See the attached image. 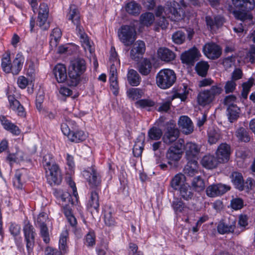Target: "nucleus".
<instances>
[{
	"label": "nucleus",
	"instance_id": "1",
	"mask_svg": "<svg viewBox=\"0 0 255 255\" xmlns=\"http://www.w3.org/2000/svg\"><path fill=\"white\" fill-rule=\"evenodd\" d=\"M42 163L48 183L51 185L60 184L62 181V176L59 166L55 163L53 155L50 153L45 154L43 156Z\"/></svg>",
	"mask_w": 255,
	"mask_h": 255
},
{
	"label": "nucleus",
	"instance_id": "2",
	"mask_svg": "<svg viewBox=\"0 0 255 255\" xmlns=\"http://www.w3.org/2000/svg\"><path fill=\"white\" fill-rule=\"evenodd\" d=\"M86 69V62L83 59L77 58L71 61L68 69V85L72 87L77 86L81 81V75Z\"/></svg>",
	"mask_w": 255,
	"mask_h": 255
},
{
	"label": "nucleus",
	"instance_id": "3",
	"mask_svg": "<svg viewBox=\"0 0 255 255\" xmlns=\"http://www.w3.org/2000/svg\"><path fill=\"white\" fill-rule=\"evenodd\" d=\"M223 91L222 87L220 84L212 85L209 89L202 91L197 97L199 105L203 107L210 105Z\"/></svg>",
	"mask_w": 255,
	"mask_h": 255
},
{
	"label": "nucleus",
	"instance_id": "4",
	"mask_svg": "<svg viewBox=\"0 0 255 255\" xmlns=\"http://www.w3.org/2000/svg\"><path fill=\"white\" fill-rule=\"evenodd\" d=\"M175 72L170 69H164L159 71L156 76V83L161 89L170 88L176 82Z\"/></svg>",
	"mask_w": 255,
	"mask_h": 255
},
{
	"label": "nucleus",
	"instance_id": "5",
	"mask_svg": "<svg viewBox=\"0 0 255 255\" xmlns=\"http://www.w3.org/2000/svg\"><path fill=\"white\" fill-rule=\"evenodd\" d=\"M22 231L28 255H31L33 254L35 239L37 235L35 229L29 221L25 220Z\"/></svg>",
	"mask_w": 255,
	"mask_h": 255
},
{
	"label": "nucleus",
	"instance_id": "6",
	"mask_svg": "<svg viewBox=\"0 0 255 255\" xmlns=\"http://www.w3.org/2000/svg\"><path fill=\"white\" fill-rule=\"evenodd\" d=\"M82 174L91 188L100 189L102 182L101 176L95 166L88 167L83 171Z\"/></svg>",
	"mask_w": 255,
	"mask_h": 255
},
{
	"label": "nucleus",
	"instance_id": "7",
	"mask_svg": "<svg viewBox=\"0 0 255 255\" xmlns=\"http://www.w3.org/2000/svg\"><path fill=\"white\" fill-rule=\"evenodd\" d=\"M118 36L125 46H130L136 39V31L132 26L123 25L119 29Z\"/></svg>",
	"mask_w": 255,
	"mask_h": 255
},
{
	"label": "nucleus",
	"instance_id": "8",
	"mask_svg": "<svg viewBox=\"0 0 255 255\" xmlns=\"http://www.w3.org/2000/svg\"><path fill=\"white\" fill-rule=\"evenodd\" d=\"M203 145L193 142H187L184 145V149L187 160H197L203 153Z\"/></svg>",
	"mask_w": 255,
	"mask_h": 255
},
{
	"label": "nucleus",
	"instance_id": "9",
	"mask_svg": "<svg viewBox=\"0 0 255 255\" xmlns=\"http://www.w3.org/2000/svg\"><path fill=\"white\" fill-rule=\"evenodd\" d=\"M183 142V139H179L174 146H170L167 151L166 156L169 164H171V161H178L181 158Z\"/></svg>",
	"mask_w": 255,
	"mask_h": 255
},
{
	"label": "nucleus",
	"instance_id": "10",
	"mask_svg": "<svg viewBox=\"0 0 255 255\" xmlns=\"http://www.w3.org/2000/svg\"><path fill=\"white\" fill-rule=\"evenodd\" d=\"M179 135V131L176 125L172 123L167 124L162 140L166 144H171L175 141Z\"/></svg>",
	"mask_w": 255,
	"mask_h": 255
},
{
	"label": "nucleus",
	"instance_id": "11",
	"mask_svg": "<svg viewBox=\"0 0 255 255\" xmlns=\"http://www.w3.org/2000/svg\"><path fill=\"white\" fill-rule=\"evenodd\" d=\"M49 14V8L47 4L41 3L37 20V25L42 30H47L49 27V23L47 22Z\"/></svg>",
	"mask_w": 255,
	"mask_h": 255
},
{
	"label": "nucleus",
	"instance_id": "12",
	"mask_svg": "<svg viewBox=\"0 0 255 255\" xmlns=\"http://www.w3.org/2000/svg\"><path fill=\"white\" fill-rule=\"evenodd\" d=\"M203 51L207 58L215 60L220 57L222 51L219 45L214 42H210L205 44L203 47Z\"/></svg>",
	"mask_w": 255,
	"mask_h": 255
},
{
	"label": "nucleus",
	"instance_id": "13",
	"mask_svg": "<svg viewBox=\"0 0 255 255\" xmlns=\"http://www.w3.org/2000/svg\"><path fill=\"white\" fill-rule=\"evenodd\" d=\"M178 7L179 4L175 1L167 2L165 10L167 17L175 21L182 19L180 12V9Z\"/></svg>",
	"mask_w": 255,
	"mask_h": 255
},
{
	"label": "nucleus",
	"instance_id": "14",
	"mask_svg": "<svg viewBox=\"0 0 255 255\" xmlns=\"http://www.w3.org/2000/svg\"><path fill=\"white\" fill-rule=\"evenodd\" d=\"M236 226V220L234 217H230L228 221H220L217 226V231L220 234L232 233Z\"/></svg>",
	"mask_w": 255,
	"mask_h": 255
},
{
	"label": "nucleus",
	"instance_id": "15",
	"mask_svg": "<svg viewBox=\"0 0 255 255\" xmlns=\"http://www.w3.org/2000/svg\"><path fill=\"white\" fill-rule=\"evenodd\" d=\"M230 189L226 185L221 183L213 184L209 186L206 189V194L208 197H215L225 194Z\"/></svg>",
	"mask_w": 255,
	"mask_h": 255
},
{
	"label": "nucleus",
	"instance_id": "16",
	"mask_svg": "<svg viewBox=\"0 0 255 255\" xmlns=\"http://www.w3.org/2000/svg\"><path fill=\"white\" fill-rule=\"evenodd\" d=\"M145 50V46L144 42L141 40H137L130 50V58L135 61H138L142 58Z\"/></svg>",
	"mask_w": 255,
	"mask_h": 255
},
{
	"label": "nucleus",
	"instance_id": "17",
	"mask_svg": "<svg viewBox=\"0 0 255 255\" xmlns=\"http://www.w3.org/2000/svg\"><path fill=\"white\" fill-rule=\"evenodd\" d=\"M231 153V147L226 143L220 144L216 152L220 163L227 162L229 160Z\"/></svg>",
	"mask_w": 255,
	"mask_h": 255
},
{
	"label": "nucleus",
	"instance_id": "18",
	"mask_svg": "<svg viewBox=\"0 0 255 255\" xmlns=\"http://www.w3.org/2000/svg\"><path fill=\"white\" fill-rule=\"evenodd\" d=\"M53 73L56 81L58 83H63L67 81L68 84L67 69L65 65L63 64H56L53 69Z\"/></svg>",
	"mask_w": 255,
	"mask_h": 255
},
{
	"label": "nucleus",
	"instance_id": "19",
	"mask_svg": "<svg viewBox=\"0 0 255 255\" xmlns=\"http://www.w3.org/2000/svg\"><path fill=\"white\" fill-rule=\"evenodd\" d=\"M207 26L211 30H215L221 27L225 22L224 16L218 15L213 17L207 16L205 17Z\"/></svg>",
	"mask_w": 255,
	"mask_h": 255
},
{
	"label": "nucleus",
	"instance_id": "20",
	"mask_svg": "<svg viewBox=\"0 0 255 255\" xmlns=\"http://www.w3.org/2000/svg\"><path fill=\"white\" fill-rule=\"evenodd\" d=\"M199 52L196 48H193L181 54V59L184 63L193 65L198 60Z\"/></svg>",
	"mask_w": 255,
	"mask_h": 255
},
{
	"label": "nucleus",
	"instance_id": "21",
	"mask_svg": "<svg viewBox=\"0 0 255 255\" xmlns=\"http://www.w3.org/2000/svg\"><path fill=\"white\" fill-rule=\"evenodd\" d=\"M158 57L166 63L173 61L176 57L175 53L166 47H160L157 50Z\"/></svg>",
	"mask_w": 255,
	"mask_h": 255
},
{
	"label": "nucleus",
	"instance_id": "22",
	"mask_svg": "<svg viewBox=\"0 0 255 255\" xmlns=\"http://www.w3.org/2000/svg\"><path fill=\"white\" fill-rule=\"evenodd\" d=\"M178 125L182 131L186 134H190L193 131V123L187 116H181L178 120Z\"/></svg>",
	"mask_w": 255,
	"mask_h": 255
},
{
	"label": "nucleus",
	"instance_id": "23",
	"mask_svg": "<svg viewBox=\"0 0 255 255\" xmlns=\"http://www.w3.org/2000/svg\"><path fill=\"white\" fill-rule=\"evenodd\" d=\"M0 122L3 128L12 134L18 135L21 132L19 128L15 124L8 120L6 118L2 115L0 116Z\"/></svg>",
	"mask_w": 255,
	"mask_h": 255
},
{
	"label": "nucleus",
	"instance_id": "24",
	"mask_svg": "<svg viewBox=\"0 0 255 255\" xmlns=\"http://www.w3.org/2000/svg\"><path fill=\"white\" fill-rule=\"evenodd\" d=\"M8 100L9 103L10 108L11 110L16 112L17 115L20 117H24L25 116L26 113L23 107L13 96H8Z\"/></svg>",
	"mask_w": 255,
	"mask_h": 255
},
{
	"label": "nucleus",
	"instance_id": "25",
	"mask_svg": "<svg viewBox=\"0 0 255 255\" xmlns=\"http://www.w3.org/2000/svg\"><path fill=\"white\" fill-rule=\"evenodd\" d=\"M77 127L76 125L72 127V132L68 138L72 142L79 143L85 140L87 138V135L84 131L79 129Z\"/></svg>",
	"mask_w": 255,
	"mask_h": 255
},
{
	"label": "nucleus",
	"instance_id": "26",
	"mask_svg": "<svg viewBox=\"0 0 255 255\" xmlns=\"http://www.w3.org/2000/svg\"><path fill=\"white\" fill-rule=\"evenodd\" d=\"M24 60L23 55L21 53H17L11 62V73L13 75H17L22 68Z\"/></svg>",
	"mask_w": 255,
	"mask_h": 255
},
{
	"label": "nucleus",
	"instance_id": "27",
	"mask_svg": "<svg viewBox=\"0 0 255 255\" xmlns=\"http://www.w3.org/2000/svg\"><path fill=\"white\" fill-rule=\"evenodd\" d=\"M66 18L70 20L74 24L80 23V13L77 6L74 4H71L68 12L66 15Z\"/></svg>",
	"mask_w": 255,
	"mask_h": 255
},
{
	"label": "nucleus",
	"instance_id": "28",
	"mask_svg": "<svg viewBox=\"0 0 255 255\" xmlns=\"http://www.w3.org/2000/svg\"><path fill=\"white\" fill-rule=\"evenodd\" d=\"M233 3L242 10L249 11L255 6V0H232Z\"/></svg>",
	"mask_w": 255,
	"mask_h": 255
},
{
	"label": "nucleus",
	"instance_id": "29",
	"mask_svg": "<svg viewBox=\"0 0 255 255\" xmlns=\"http://www.w3.org/2000/svg\"><path fill=\"white\" fill-rule=\"evenodd\" d=\"M99 189H94L91 191L90 196L87 203V207L89 209L93 208L97 212L99 211L100 204L99 191Z\"/></svg>",
	"mask_w": 255,
	"mask_h": 255
},
{
	"label": "nucleus",
	"instance_id": "30",
	"mask_svg": "<svg viewBox=\"0 0 255 255\" xmlns=\"http://www.w3.org/2000/svg\"><path fill=\"white\" fill-rule=\"evenodd\" d=\"M219 163L220 162L218 159L211 154L205 155L201 160V164L203 166L208 169H213L216 167Z\"/></svg>",
	"mask_w": 255,
	"mask_h": 255
},
{
	"label": "nucleus",
	"instance_id": "31",
	"mask_svg": "<svg viewBox=\"0 0 255 255\" xmlns=\"http://www.w3.org/2000/svg\"><path fill=\"white\" fill-rule=\"evenodd\" d=\"M187 160L188 161L184 168V172L187 176L192 177L198 173V161L195 160Z\"/></svg>",
	"mask_w": 255,
	"mask_h": 255
},
{
	"label": "nucleus",
	"instance_id": "32",
	"mask_svg": "<svg viewBox=\"0 0 255 255\" xmlns=\"http://www.w3.org/2000/svg\"><path fill=\"white\" fill-rule=\"evenodd\" d=\"M231 181L235 188L240 191L244 190L245 181L242 173L233 172L231 175Z\"/></svg>",
	"mask_w": 255,
	"mask_h": 255
},
{
	"label": "nucleus",
	"instance_id": "33",
	"mask_svg": "<svg viewBox=\"0 0 255 255\" xmlns=\"http://www.w3.org/2000/svg\"><path fill=\"white\" fill-rule=\"evenodd\" d=\"M152 63L149 59L144 58L138 65V70L142 75H148L151 72Z\"/></svg>",
	"mask_w": 255,
	"mask_h": 255
},
{
	"label": "nucleus",
	"instance_id": "34",
	"mask_svg": "<svg viewBox=\"0 0 255 255\" xmlns=\"http://www.w3.org/2000/svg\"><path fill=\"white\" fill-rule=\"evenodd\" d=\"M171 207L176 214L183 213L187 209L185 203L183 202L181 198L178 197L173 198L171 202Z\"/></svg>",
	"mask_w": 255,
	"mask_h": 255
},
{
	"label": "nucleus",
	"instance_id": "35",
	"mask_svg": "<svg viewBox=\"0 0 255 255\" xmlns=\"http://www.w3.org/2000/svg\"><path fill=\"white\" fill-rule=\"evenodd\" d=\"M127 80L129 85L132 86H137L139 85L141 78L136 71L130 69L127 74Z\"/></svg>",
	"mask_w": 255,
	"mask_h": 255
},
{
	"label": "nucleus",
	"instance_id": "36",
	"mask_svg": "<svg viewBox=\"0 0 255 255\" xmlns=\"http://www.w3.org/2000/svg\"><path fill=\"white\" fill-rule=\"evenodd\" d=\"M241 110L238 106H231L227 109V116L230 123H234L239 118Z\"/></svg>",
	"mask_w": 255,
	"mask_h": 255
},
{
	"label": "nucleus",
	"instance_id": "37",
	"mask_svg": "<svg viewBox=\"0 0 255 255\" xmlns=\"http://www.w3.org/2000/svg\"><path fill=\"white\" fill-rule=\"evenodd\" d=\"M62 36V32L60 28H55L50 35L49 45L52 48L56 47Z\"/></svg>",
	"mask_w": 255,
	"mask_h": 255
},
{
	"label": "nucleus",
	"instance_id": "38",
	"mask_svg": "<svg viewBox=\"0 0 255 255\" xmlns=\"http://www.w3.org/2000/svg\"><path fill=\"white\" fill-rule=\"evenodd\" d=\"M178 190L180 196L184 200L189 201L193 197L194 193L189 185L183 184Z\"/></svg>",
	"mask_w": 255,
	"mask_h": 255
},
{
	"label": "nucleus",
	"instance_id": "39",
	"mask_svg": "<svg viewBox=\"0 0 255 255\" xmlns=\"http://www.w3.org/2000/svg\"><path fill=\"white\" fill-rule=\"evenodd\" d=\"M221 138L220 130L210 128L208 131V141L210 144L216 143Z\"/></svg>",
	"mask_w": 255,
	"mask_h": 255
},
{
	"label": "nucleus",
	"instance_id": "40",
	"mask_svg": "<svg viewBox=\"0 0 255 255\" xmlns=\"http://www.w3.org/2000/svg\"><path fill=\"white\" fill-rule=\"evenodd\" d=\"M185 180V177L184 174H177L171 180L170 186L174 190H177L183 185Z\"/></svg>",
	"mask_w": 255,
	"mask_h": 255
},
{
	"label": "nucleus",
	"instance_id": "41",
	"mask_svg": "<svg viewBox=\"0 0 255 255\" xmlns=\"http://www.w3.org/2000/svg\"><path fill=\"white\" fill-rule=\"evenodd\" d=\"M27 173V170L24 168H22L16 170L13 179V184L17 186L18 188H21L22 183L25 179V175Z\"/></svg>",
	"mask_w": 255,
	"mask_h": 255
},
{
	"label": "nucleus",
	"instance_id": "42",
	"mask_svg": "<svg viewBox=\"0 0 255 255\" xmlns=\"http://www.w3.org/2000/svg\"><path fill=\"white\" fill-rule=\"evenodd\" d=\"M154 20V15L151 12H146L141 14L140 16V23L147 27L150 26Z\"/></svg>",
	"mask_w": 255,
	"mask_h": 255
},
{
	"label": "nucleus",
	"instance_id": "43",
	"mask_svg": "<svg viewBox=\"0 0 255 255\" xmlns=\"http://www.w3.org/2000/svg\"><path fill=\"white\" fill-rule=\"evenodd\" d=\"M141 7L139 4L134 1L128 3L125 6L126 11L129 14L137 15L140 12Z\"/></svg>",
	"mask_w": 255,
	"mask_h": 255
},
{
	"label": "nucleus",
	"instance_id": "44",
	"mask_svg": "<svg viewBox=\"0 0 255 255\" xmlns=\"http://www.w3.org/2000/svg\"><path fill=\"white\" fill-rule=\"evenodd\" d=\"M1 68L4 72L6 73H11V62L10 60V54L9 52H7L3 54L1 59Z\"/></svg>",
	"mask_w": 255,
	"mask_h": 255
},
{
	"label": "nucleus",
	"instance_id": "45",
	"mask_svg": "<svg viewBox=\"0 0 255 255\" xmlns=\"http://www.w3.org/2000/svg\"><path fill=\"white\" fill-rule=\"evenodd\" d=\"M127 94L129 99L134 101L141 98L143 96L144 92L140 89L131 88L127 91Z\"/></svg>",
	"mask_w": 255,
	"mask_h": 255
},
{
	"label": "nucleus",
	"instance_id": "46",
	"mask_svg": "<svg viewBox=\"0 0 255 255\" xmlns=\"http://www.w3.org/2000/svg\"><path fill=\"white\" fill-rule=\"evenodd\" d=\"M209 68V65L207 62L200 61L196 64L195 70L197 74L202 77H205Z\"/></svg>",
	"mask_w": 255,
	"mask_h": 255
},
{
	"label": "nucleus",
	"instance_id": "47",
	"mask_svg": "<svg viewBox=\"0 0 255 255\" xmlns=\"http://www.w3.org/2000/svg\"><path fill=\"white\" fill-rule=\"evenodd\" d=\"M67 238L68 233L65 232L61 235L59 239V249L64 255L67 253L68 252V247L67 245Z\"/></svg>",
	"mask_w": 255,
	"mask_h": 255
},
{
	"label": "nucleus",
	"instance_id": "48",
	"mask_svg": "<svg viewBox=\"0 0 255 255\" xmlns=\"http://www.w3.org/2000/svg\"><path fill=\"white\" fill-rule=\"evenodd\" d=\"M163 134L162 130L157 127H153L148 131V136L151 140H157L159 139Z\"/></svg>",
	"mask_w": 255,
	"mask_h": 255
},
{
	"label": "nucleus",
	"instance_id": "49",
	"mask_svg": "<svg viewBox=\"0 0 255 255\" xmlns=\"http://www.w3.org/2000/svg\"><path fill=\"white\" fill-rule=\"evenodd\" d=\"M236 135L241 141L247 142L250 140L249 132L247 129L243 127H240L237 130Z\"/></svg>",
	"mask_w": 255,
	"mask_h": 255
},
{
	"label": "nucleus",
	"instance_id": "50",
	"mask_svg": "<svg viewBox=\"0 0 255 255\" xmlns=\"http://www.w3.org/2000/svg\"><path fill=\"white\" fill-rule=\"evenodd\" d=\"M135 104L137 107L149 111L150 108L154 106L155 103L150 99H144L137 101Z\"/></svg>",
	"mask_w": 255,
	"mask_h": 255
},
{
	"label": "nucleus",
	"instance_id": "51",
	"mask_svg": "<svg viewBox=\"0 0 255 255\" xmlns=\"http://www.w3.org/2000/svg\"><path fill=\"white\" fill-rule=\"evenodd\" d=\"M191 185L194 189L197 192H200L205 189V183L200 176H198L195 177L191 183Z\"/></svg>",
	"mask_w": 255,
	"mask_h": 255
},
{
	"label": "nucleus",
	"instance_id": "52",
	"mask_svg": "<svg viewBox=\"0 0 255 255\" xmlns=\"http://www.w3.org/2000/svg\"><path fill=\"white\" fill-rule=\"evenodd\" d=\"M84 244L89 248L93 247L95 245L96 236L93 231H90L85 236L84 239Z\"/></svg>",
	"mask_w": 255,
	"mask_h": 255
},
{
	"label": "nucleus",
	"instance_id": "53",
	"mask_svg": "<svg viewBox=\"0 0 255 255\" xmlns=\"http://www.w3.org/2000/svg\"><path fill=\"white\" fill-rule=\"evenodd\" d=\"M80 42L82 44V46L84 48L85 51H89L90 53H92L93 52V49L92 46V43L90 40L89 38L86 34L85 35H82L80 37Z\"/></svg>",
	"mask_w": 255,
	"mask_h": 255
},
{
	"label": "nucleus",
	"instance_id": "54",
	"mask_svg": "<svg viewBox=\"0 0 255 255\" xmlns=\"http://www.w3.org/2000/svg\"><path fill=\"white\" fill-rule=\"evenodd\" d=\"M185 33L181 30L176 31L172 36L173 42L178 44H182L185 41Z\"/></svg>",
	"mask_w": 255,
	"mask_h": 255
},
{
	"label": "nucleus",
	"instance_id": "55",
	"mask_svg": "<svg viewBox=\"0 0 255 255\" xmlns=\"http://www.w3.org/2000/svg\"><path fill=\"white\" fill-rule=\"evenodd\" d=\"M40 228V234L41 237L43 238V241L47 244L49 242L50 238L48 232V228L46 224H43L39 226Z\"/></svg>",
	"mask_w": 255,
	"mask_h": 255
},
{
	"label": "nucleus",
	"instance_id": "56",
	"mask_svg": "<svg viewBox=\"0 0 255 255\" xmlns=\"http://www.w3.org/2000/svg\"><path fill=\"white\" fill-rule=\"evenodd\" d=\"M168 25V22L166 18L164 16L159 17L156 22L154 26V30L155 31H159V27L162 29H165Z\"/></svg>",
	"mask_w": 255,
	"mask_h": 255
},
{
	"label": "nucleus",
	"instance_id": "57",
	"mask_svg": "<svg viewBox=\"0 0 255 255\" xmlns=\"http://www.w3.org/2000/svg\"><path fill=\"white\" fill-rule=\"evenodd\" d=\"M176 97L175 95L171 98H169L163 101L160 104V106L158 109V111L160 112H167L170 109L172 101Z\"/></svg>",
	"mask_w": 255,
	"mask_h": 255
},
{
	"label": "nucleus",
	"instance_id": "58",
	"mask_svg": "<svg viewBox=\"0 0 255 255\" xmlns=\"http://www.w3.org/2000/svg\"><path fill=\"white\" fill-rule=\"evenodd\" d=\"M143 149V142L137 141L133 146L132 152L135 157H138L141 155Z\"/></svg>",
	"mask_w": 255,
	"mask_h": 255
},
{
	"label": "nucleus",
	"instance_id": "59",
	"mask_svg": "<svg viewBox=\"0 0 255 255\" xmlns=\"http://www.w3.org/2000/svg\"><path fill=\"white\" fill-rule=\"evenodd\" d=\"M73 123V121H69L66 123H62L61 125V129L62 133L67 136L68 137L71 133L72 132V128H69V125H71Z\"/></svg>",
	"mask_w": 255,
	"mask_h": 255
},
{
	"label": "nucleus",
	"instance_id": "60",
	"mask_svg": "<svg viewBox=\"0 0 255 255\" xmlns=\"http://www.w3.org/2000/svg\"><path fill=\"white\" fill-rule=\"evenodd\" d=\"M231 206L235 210L241 209L244 206L243 200L240 198H233L231 201Z\"/></svg>",
	"mask_w": 255,
	"mask_h": 255
},
{
	"label": "nucleus",
	"instance_id": "61",
	"mask_svg": "<svg viewBox=\"0 0 255 255\" xmlns=\"http://www.w3.org/2000/svg\"><path fill=\"white\" fill-rule=\"evenodd\" d=\"M18 153H9L6 158V161L8 162L9 165L11 166L12 165L20 160H23L22 156H20V159L18 157Z\"/></svg>",
	"mask_w": 255,
	"mask_h": 255
},
{
	"label": "nucleus",
	"instance_id": "62",
	"mask_svg": "<svg viewBox=\"0 0 255 255\" xmlns=\"http://www.w3.org/2000/svg\"><path fill=\"white\" fill-rule=\"evenodd\" d=\"M237 101L236 97L234 95H230L226 96L224 100V104L225 105L230 107L231 106H237L235 103Z\"/></svg>",
	"mask_w": 255,
	"mask_h": 255
},
{
	"label": "nucleus",
	"instance_id": "63",
	"mask_svg": "<svg viewBox=\"0 0 255 255\" xmlns=\"http://www.w3.org/2000/svg\"><path fill=\"white\" fill-rule=\"evenodd\" d=\"M236 86L237 84L234 80L227 81L224 86L225 93L226 94L233 93L236 89Z\"/></svg>",
	"mask_w": 255,
	"mask_h": 255
},
{
	"label": "nucleus",
	"instance_id": "64",
	"mask_svg": "<svg viewBox=\"0 0 255 255\" xmlns=\"http://www.w3.org/2000/svg\"><path fill=\"white\" fill-rule=\"evenodd\" d=\"M235 61V56H228L223 59V65L226 69H228L234 65Z\"/></svg>",
	"mask_w": 255,
	"mask_h": 255
}]
</instances>
